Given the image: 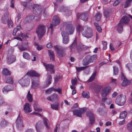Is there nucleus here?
Listing matches in <instances>:
<instances>
[{
	"label": "nucleus",
	"instance_id": "obj_39",
	"mask_svg": "<svg viewBox=\"0 0 132 132\" xmlns=\"http://www.w3.org/2000/svg\"><path fill=\"white\" fill-rule=\"evenodd\" d=\"M5 82L7 83L12 84L13 83V79L12 78L10 77L5 78Z\"/></svg>",
	"mask_w": 132,
	"mask_h": 132
},
{
	"label": "nucleus",
	"instance_id": "obj_38",
	"mask_svg": "<svg viewBox=\"0 0 132 132\" xmlns=\"http://www.w3.org/2000/svg\"><path fill=\"white\" fill-rule=\"evenodd\" d=\"M49 56L50 57V59L53 61L54 60V55L52 51L49 50L48 51Z\"/></svg>",
	"mask_w": 132,
	"mask_h": 132
},
{
	"label": "nucleus",
	"instance_id": "obj_16",
	"mask_svg": "<svg viewBox=\"0 0 132 132\" xmlns=\"http://www.w3.org/2000/svg\"><path fill=\"white\" fill-rule=\"evenodd\" d=\"M43 65L45 67L46 70L50 71L51 73H54V65H53L51 64H47L44 63Z\"/></svg>",
	"mask_w": 132,
	"mask_h": 132
},
{
	"label": "nucleus",
	"instance_id": "obj_31",
	"mask_svg": "<svg viewBox=\"0 0 132 132\" xmlns=\"http://www.w3.org/2000/svg\"><path fill=\"white\" fill-rule=\"evenodd\" d=\"M43 120L47 128L49 129L50 128V123L49 122V121L46 118H43Z\"/></svg>",
	"mask_w": 132,
	"mask_h": 132
},
{
	"label": "nucleus",
	"instance_id": "obj_23",
	"mask_svg": "<svg viewBox=\"0 0 132 132\" xmlns=\"http://www.w3.org/2000/svg\"><path fill=\"white\" fill-rule=\"evenodd\" d=\"M129 20V18L128 15H126L123 16L120 22L123 24L128 23Z\"/></svg>",
	"mask_w": 132,
	"mask_h": 132
},
{
	"label": "nucleus",
	"instance_id": "obj_42",
	"mask_svg": "<svg viewBox=\"0 0 132 132\" xmlns=\"http://www.w3.org/2000/svg\"><path fill=\"white\" fill-rule=\"evenodd\" d=\"M8 125V123L5 120H2L0 124V127L2 128Z\"/></svg>",
	"mask_w": 132,
	"mask_h": 132
},
{
	"label": "nucleus",
	"instance_id": "obj_49",
	"mask_svg": "<svg viewBox=\"0 0 132 132\" xmlns=\"http://www.w3.org/2000/svg\"><path fill=\"white\" fill-rule=\"evenodd\" d=\"M34 109L35 110L38 111H40L42 110V109L41 108L36 105V103H34Z\"/></svg>",
	"mask_w": 132,
	"mask_h": 132
},
{
	"label": "nucleus",
	"instance_id": "obj_47",
	"mask_svg": "<svg viewBox=\"0 0 132 132\" xmlns=\"http://www.w3.org/2000/svg\"><path fill=\"white\" fill-rule=\"evenodd\" d=\"M23 58L26 59H30V56L27 53L24 52L23 53Z\"/></svg>",
	"mask_w": 132,
	"mask_h": 132
},
{
	"label": "nucleus",
	"instance_id": "obj_28",
	"mask_svg": "<svg viewBox=\"0 0 132 132\" xmlns=\"http://www.w3.org/2000/svg\"><path fill=\"white\" fill-rule=\"evenodd\" d=\"M85 26H83L80 24L78 25L76 27V30L77 32L80 33L81 32L82 34V32L84 31Z\"/></svg>",
	"mask_w": 132,
	"mask_h": 132
},
{
	"label": "nucleus",
	"instance_id": "obj_61",
	"mask_svg": "<svg viewBox=\"0 0 132 132\" xmlns=\"http://www.w3.org/2000/svg\"><path fill=\"white\" fill-rule=\"evenodd\" d=\"M46 47L48 48H50L52 46V45L51 43H49L47 44Z\"/></svg>",
	"mask_w": 132,
	"mask_h": 132
},
{
	"label": "nucleus",
	"instance_id": "obj_54",
	"mask_svg": "<svg viewBox=\"0 0 132 132\" xmlns=\"http://www.w3.org/2000/svg\"><path fill=\"white\" fill-rule=\"evenodd\" d=\"M51 105L52 109L55 110H57L58 109L59 106V104L58 103L55 104H51Z\"/></svg>",
	"mask_w": 132,
	"mask_h": 132
},
{
	"label": "nucleus",
	"instance_id": "obj_19",
	"mask_svg": "<svg viewBox=\"0 0 132 132\" xmlns=\"http://www.w3.org/2000/svg\"><path fill=\"white\" fill-rule=\"evenodd\" d=\"M61 34L63 38V43L64 44H67L69 41L68 35L64 31H62Z\"/></svg>",
	"mask_w": 132,
	"mask_h": 132
},
{
	"label": "nucleus",
	"instance_id": "obj_3",
	"mask_svg": "<svg viewBox=\"0 0 132 132\" xmlns=\"http://www.w3.org/2000/svg\"><path fill=\"white\" fill-rule=\"evenodd\" d=\"M82 35L87 38H90L93 36L92 28L88 26H85L84 31L82 32Z\"/></svg>",
	"mask_w": 132,
	"mask_h": 132
},
{
	"label": "nucleus",
	"instance_id": "obj_12",
	"mask_svg": "<svg viewBox=\"0 0 132 132\" xmlns=\"http://www.w3.org/2000/svg\"><path fill=\"white\" fill-rule=\"evenodd\" d=\"M103 87L102 85H99L94 83L92 84L90 86L89 88L91 89H94V91L96 93H98L100 92L101 88Z\"/></svg>",
	"mask_w": 132,
	"mask_h": 132
},
{
	"label": "nucleus",
	"instance_id": "obj_64",
	"mask_svg": "<svg viewBox=\"0 0 132 132\" xmlns=\"http://www.w3.org/2000/svg\"><path fill=\"white\" fill-rule=\"evenodd\" d=\"M60 79L59 76H57L55 77L54 79V82L56 83Z\"/></svg>",
	"mask_w": 132,
	"mask_h": 132
},
{
	"label": "nucleus",
	"instance_id": "obj_14",
	"mask_svg": "<svg viewBox=\"0 0 132 132\" xmlns=\"http://www.w3.org/2000/svg\"><path fill=\"white\" fill-rule=\"evenodd\" d=\"M16 123L17 128L20 130H22L24 127V125L20 117L18 116V117L16 121Z\"/></svg>",
	"mask_w": 132,
	"mask_h": 132
},
{
	"label": "nucleus",
	"instance_id": "obj_4",
	"mask_svg": "<svg viewBox=\"0 0 132 132\" xmlns=\"http://www.w3.org/2000/svg\"><path fill=\"white\" fill-rule=\"evenodd\" d=\"M126 101V97L122 94H120L118 95L116 99L115 103L119 105L122 106L124 105Z\"/></svg>",
	"mask_w": 132,
	"mask_h": 132
},
{
	"label": "nucleus",
	"instance_id": "obj_52",
	"mask_svg": "<svg viewBox=\"0 0 132 132\" xmlns=\"http://www.w3.org/2000/svg\"><path fill=\"white\" fill-rule=\"evenodd\" d=\"M34 18L35 17L33 15H32L27 17L25 19V20L26 21H27L28 22H29L34 19Z\"/></svg>",
	"mask_w": 132,
	"mask_h": 132
},
{
	"label": "nucleus",
	"instance_id": "obj_51",
	"mask_svg": "<svg viewBox=\"0 0 132 132\" xmlns=\"http://www.w3.org/2000/svg\"><path fill=\"white\" fill-rule=\"evenodd\" d=\"M87 67V66L83 67H76V68L77 71L78 72H79L81 71L84 70Z\"/></svg>",
	"mask_w": 132,
	"mask_h": 132
},
{
	"label": "nucleus",
	"instance_id": "obj_37",
	"mask_svg": "<svg viewBox=\"0 0 132 132\" xmlns=\"http://www.w3.org/2000/svg\"><path fill=\"white\" fill-rule=\"evenodd\" d=\"M96 74V71H95L93 73L92 75L90 76L89 79L88 80V82H90L94 80L95 78V76Z\"/></svg>",
	"mask_w": 132,
	"mask_h": 132
},
{
	"label": "nucleus",
	"instance_id": "obj_50",
	"mask_svg": "<svg viewBox=\"0 0 132 132\" xmlns=\"http://www.w3.org/2000/svg\"><path fill=\"white\" fill-rule=\"evenodd\" d=\"M127 68L131 72H132V63H128L126 65Z\"/></svg>",
	"mask_w": 132,
	"mask_h": 132
},
{
	"label": "nucleus",
	"instance_id": "obj_43",
	"mask_svg": "<svg viewBox=\"0 0 132 132\" xmlns=\"http://www.w3.org/2000/svg\"><path fill=\"white\" fill-rule=\"evenodd\" d=\"M82 95L83 97L88 98H89L90 97L89 93L88 92H83L82 93Z\"/></svg>",
	"mask_w": 132,
	"mask_h": 132
},
{
	"label": "nucleus",
	"instance_id": "obj_6",
	"mask_svg": "<svg viewBox=\"0 0 132 132\" xmlns=\"http://www.w3.org/2000/svg\"><path fill=\"white\" fill-rule=\"evenodd\" d=\"M13 52V50L12 48L10 49L8 51L7 56V62L9 64H11L15 62V57L12 54Z\"/></svg>",
	"mask_w": 132,
	"mask_h": 132
},
{
	"label": "nucleus",
	"instance_id": "obj_26",
	"mask_svg": "<svg viewBox=\"0 0 132 132\" xmlns=\"http://www.w3.org/2000/svg\"><path fill=\"white\" fill-rule=\"evenodd\" d=\"M47 99L51 101L59 100V97L58 95L56 94H54L50 96L47 97Z\"/></svg>",
	"mask_w": 132,
	"mask_h": 132
},
{
	"label": "nucleus",
	"instance_id": "obj_20",
	"mask_svg": "<svg viewBox=\"0 0 132 132\" xmlns=\"http://www.w3.org/2000/svg\"><path fill=\"white\" fill-rule=\"evenodd\" d=\"M86 115L89 118L90 123L93 124L95 122L94 116L93 113L90 111H88L86 113Z\"/></svg>",
	"mask_w": 132,
	"mask_h": 132
},
{
	"label": "nucleus",
	"instance_id": "obj_8",
	"mask_svg": "<svg viewBox=\"0 0 132 132\" xmlns=\"http://www.w3.org/2000/svg\"><path fill=\"white\" fill-rule=\"evenodd\" d=\"M97 58L96 55H94L92 56H88L86 57L83 61L84 65L88 64L89 63L93 62L95 61Z\"/></svg>",
	"mask_w": 132,
	"mask_h": 132
},
{
	"label": "nucleus",
	"instance_id": "obj_9",
	"mask_svg": "<svg viewBox=\"0 0 132 132\" xmlns=\"http://www.w3.org/2000/svg\"><path fill=\"white\" fill-rule=\"evenodd\" d=\"M60 22V19L57 16L55 15L53 16L52 23H51L50 26L49 27V28L51 29V33L53 27L59 24Z\"/></svg>",
	"mask_w": 132,
	"mask_h": 132
},
{
	"label": "nucleus",
	"instance_id": "obj_36",
	"mask_svg": "<svg viewBox=\"0 0 132 132\" xmlns=\"http://www.w3.org/2000/svg\"><path fill=\"white\" fill-rule=\"evenodd\" d=\"M28 43H26L24 45L23 44L21 46L18 47V48L20 51H24L27 49V45Z\"/></svg>",
	"mask_w": 132,
	"mask_h": 132
},
{
	"label": "nucleus",
	"instance_id": "obj_60",
	"mask_svg": "<svg viewBox=\"0 0 132 132\" xmlns=\"http://www.w3.org/2000/svg\"><path fill=\"white\" fill-rule=\"evenodd\" d=\"M97 112L100 114H102V112L104 111H103L102 109L101 108H98L97 110Z\"/></svg>",
	"mask_w": 132,
	"mask_h": 132
},
{
	"label": "nucleus",
	"instance_id": "obj_35",
	"mask_svg": "<svg viewBox=\"0 0 132 132\" xmlns=\"http://www.w3.org/2000/svg\"><path fill=\"white\" fill-rule=\"evenodd\" d=\"M27 98L30 102H32L33 101L32 95L30 94L29 91H28L27 94Z\"/></svg>",
	"mask_w": 132,
	"mask_h": 132
},
{
	"label": "nucleus",
	"instance_id": "obj_46",
	"mask_svg": "<svg viewBox=\"0 0 132 132\" xmlns=\"http://www.w3.org/2000/svg\"><path fill=\"white\" fill-rule=\"evenodd\" d=\"M132 1V0H127L124 5V8H126L130 5Z\"/></svg>",
	"mask_w": 132,
	"mask_h": 132
},
{
	"label": "nucleus",
	"instance_id": "obj_62",
	"mask_svg": "<svg viewBox=\"0 0 132 132\" xmlns=\"http://www.w3.org/2000/svg\"><path fill=\"white\" fill-rule=\"evenodd\" d=\"M104 15L106 17H107L109 15V12L108 11H105L104 13Z\"/></svg>",
	"mask_w": 132,
	"mask_h": 132
},
{
	"label": "nucleus",
	"instance_id": "obj_44",
	"mask_svg": "<svg viewBox=\"0 0 132 132\" xmlns=\"http://www.w3.org/2000/svg\"><path fill=\"white\" fill-rule=\"evenodd\" d=\"M94 25L97 31L99 32H101L102 31V28L99 24L95 22L94 23Z\"/></svg>",
	"mask_w": 132,
	"mask_h": 132
},
{
	"label": "nucleus",
	"instance_id": "obj_48",
	"mask_svg": "<svg viewBox=\"0 0 132 132\" xmlns=\"http://www.w3.org/2000/svg\"><path fill=\"white\" fill-rule=\"evenodd\" d=\"M96 20L97 21H99L101 18V14L99 13H98L96 14L95 16Z\"/></svg>",
	"mask_w": 132,
	"mask_h": 132
},
{
	"label": "nucleus",
	"instance_id": "obj_40",
	"mask_svg": "<svg viewBox=\"0 0 132 132\" xmlns=\"http://www.w3.org/2000/svg\"><path fill=\"white\" fill-rule=\"evenodd\" d=\"M21 27L20 25L17 26L14 29L13 35V36L15 35L17 31L21 29Z\"/></svg>",
	"mask_w": 132,
	"mask_h": 132
},
{
	"label": "nucleus",
	"instance_id": "obj_24",
	"mask_svg": "<svg viewBox=\"0 0 132 132\" xmlns=\"http://www.w3.org/2000/svg\"><path fill=\"white\" fill-rule=\"evenodd\" d=\"M59 10L62 12H65V14L66 16H70L71 14V11L66 10V8L63 6H62L61 7Z\"/></svg>",
	"mask_w": 132,
	"mask_h": 132
},
{
	"label": "nucleus",
	"instance_id": "obj_15",
	"mask_svg": "<svg viewBox=\"0 0 132 132\" xmlns=\"http://www.w3.org/2000/svg\"><path fill=\"white\" fill-rule=\"evenodd\" d=\"M61 91L62 89L61 88H55L52 87L46 90L45 93L46 94H49L52 91H54L57 92L59 94H61Z\"/></svg>",
	"mask_w": 132,
	"mask_h": 132
},
{
	"label": "nucleus",
	"instance_id": "obj_18",
	"mask_svg": "<svg viewBox=\"0 0 132 132\" xmlns=\"http://www.w3.org/2000/svg\"><path fill=\"white\" fill-rule=\"evenodd\" d=\"M121 80L122 81V85L123 86H126L130 83V82L125 78L124 74L122 72L121 73Z\"/></svg>",
	"mask_w": 132,
	"mask_h": 132
},
{
	"label": "nucleus",
	"instance_id": "obj_13",
	"mask_svg": "<svg viewBox=\"0 0 132 132\" xmlns=\"http://www.w3.org/2000/svg\"><path fill=\"white\" fill-rule=\"evenodd\" d=\"M55 51L59 56L62 57L65 55L64 52L63 51V48L61 46H54Z\"/></svg>",
	"mask_w": 132,
	"mask_h": 132
},
{
	"label": "nucleus",
	"instance_id": "obj_45",
	"mask_svg": "<svg viewBox=\"0 0 132 132\" xmlns=\"http://www.w3.org/2000/svg\"><path fill=\"white\" fill-rule=\"evenodd\" d=\"M127 128L130 132H132V121L127 124Z\"/></svg>",
	"mask_w": 132,
	"mask_h": 132
},
{
	"label": "nucleus",
	"instance_id": "obj_41",
	"mask_svg": "<svg viewBox=\"0 0 132 132\" xmlns=\"http://www.w3.org/2000/svg\"><path fill=\"white\" fill-rule=\"evenodd\" d=\"M127 114V112L124 111L121 112L120 115V117L121 119H124L126 118Z\"/></svg>",
	"mask_w": 132,
	"mask_h": 132
},
{
	"label": "nucleus",
	"instance_id": "obj_63",
	"mask_svg": "<svg viewBox=\"0 0 132 132\" xmlns=\"http://www.w3.org/2000/svg\"><path fill=\"white\" fill-rule=\"evenodd\" d=\"M125 120H123L122 121L119 122V124L120 125H122L125 124Z\"/></svg>",
	"mask_w": 132,
	"mask_h": 132
},
{
	"label": "nucleus",
	"instance_id": "obj_27",
	"mask_svg": "<svg viewBox=\"0 0 132 132\" xmlns=\"http://www.w3.org/2000/svg\"><path fill=\"white\" fill-rule=\"evenodd\" d=\"M13 90V88L9 85H7L4 87L2 89V92L3 93H7L9 91Z\"/></svg>",
	"mask_w": 132,
	"mask_h": 132
},
{
	"label": "nucleus",
	"instance_id": "obj_29",
	"mask_svg": "<svg viewBox=\"0 0 132 132\" xmlns=\"http://www.w3.org/2000/svg\"><path fill=\"white\" fill-rule=\"evenodd\" d=\"M88 15L87 13H82L79 16V18L84 21H86L87 20Z\"/></svg>",
	"mask_w": 132,
	"mask_h": 132
},
{
	"label": "nucleus",
	"instance_id": "obj_57",
	"mask_svg": "<svg viewBox=\"0 0 132 132\" xmlns=\"http://www.w3.org/2000/svg\"><path fill=\"white\" fill-rule=\"evenodd\" d=\"M71 82L72 85L74 86L76 85L77 83V79L76 78H75L74 79H72L71 81Z\"/></svg>",
	"mask_w": 132,
	"mask_h": 132
},
{
	"label": "nucleus",
	"instance_id": "obj_1",
	"mask_svg": "<svg viewBox=\"0 0 132 132\" xmlns=\"http://www.w3.org/2000/svg\"><path fill=\"white\" fill-rule=\"evenodd\" d=\"M1 21L4 23H7L10 28H12L13 26V23L9 15V13L6 12L2 15L1 18Z\"/></svg>",
	"mask_w": 132,
	"mask_h": 132
},
{
	"label": "nucleus",
	"instance_id": "obj_25",
	"mask_svg": "<svg viewBox=\"0 0 132 132\" xmlns=\"http://www.w3.org/2000/svg\"><path fill=\"white\" fill-rule=\"evenodd\" d=\"M27 75H29L32 77H39L40 76V75L37 73L35 71L32 70H30L27 73Z\"/></svg>",
	"mask_w": 132,
	"mask_h": 132
},
{
	"label": "nucleus",
	"instance_id": "obj_10",
	"mask_svg": "<svg viewBox=\"0 0 132 132\" xmlns=\"http://www.w3.org/2000/svg\"><path fill=\"white\" fill-rule=\"evenodd\" d=\"M111 90V89L109 86L104 87L101 92V94L102 97H105L106 96L109 94Z\"/></svg>",
	"mask_w": 132,
	"mask_h": 132
},
{
	"label": "nucleus",
	"instance_id": "obj_30",
	"mask_svg": "<svg viewBox=\"0 0 132 132\" xmlns=\"http://www.w3.org/2000/svg\"><path fill=\"white\" fill-rule=\"evenodd\" d=\"M52 81V78L51 76L50 75H48L46 78L45 81L46 85V87H47L48 85L51 84Z\"/></svg>",
	"mask_w": 132,
	"mask_h": 132
},
{
	"label": "nucleus",
	"instance_id": "obj_11",
	"mask_svg": "<svg viewBox=\"0 0 132 132\" xmlns=\"http://www.w3.org/2000/svg\"><path fill=\"white\" fill-rule=\"evenodd\" d=\"M42 6L39 5L34 4L32 7L34 13L37 15H39L42 12Z\"/></svg>",
	"mask_w": 132,
	"mask_h": 132
},
{
	"label": "nucleus",
	"instance_id": "obj_17",
	"mask_svg": "<svg viewBox=\"0 0 132 132\" xmlns=\"http://www.w3.org/2000/svg\"><path fill=\"white\" fill-rule=\"evenodd\" d=\"M39 82L38 79L35 78L33 79L31 81V87L35 88L39 87Z\"/></svg>",
	"mask_w": 132,
	"mask_h": 132
},
{
	"label": "nucleus",
	"instance_id": "obj_33",
	"mask_svg": "<svg viewBox=\"0 0 132 132\" xmlns=\"http://www.w3.org/2000/svg\"><path fill=\"white\" fill-rule=\"evenodd\" d=\"M3 74L4 76L9 75L10 74V71L6 68L3 69L2 71Z\"/></svg>",
	"mask_w": 132,
	"mask_h": 132
},
{
	"label": "nucleus",
	"instance_id": "obj_55",
	"mask_svg": "<svg viewBox=\"0 0 132 132\" xmlns=\"http://www.w3.org/2000/svg\"><path fill=\"white\" fill-rule=\"evenodd\" d=\"M113 73L114 75H116L117 74L118 72V69L117 67L116 66L113 67Z\"/></svg>",
	"mask_w": 132,
	"mask_h": 132
},
{
	"label": "nucleus",
	"instance_id": "obj_59",
	"mask_svg": "<svg viewBox=\"0 0 132 132\" xmlns=\"http://www.w3.org/2000/svg\"><path fill=\"white\" fill-rule=\"evenodd\" d=\"M121 0H117L113 4L114 6H117L120 2Z\"/></svg>",
	"mask_w": 132,
	"mask_h": 132
},
{
	"label": "nucleus",
	"instance_id": "obj_5",
	"mask_svg": "<svg viewBox=\"0 0 132 132\" xmlns=\"http://www.w3.org/2000/svg\"><path fill=\"white\" fill-rule=\"evenodd\" d=\"M46 28L44 25H39L37 28L36 31L39 39H40L45 33Z\"/></svg>",
	"mask_w": 132,
	"mask_h": 132
},
{
	"label": "nucleus",
	"instance_id": "obj_53",
	"mask_svg": "<svg viewBox=\"0 0 132 132\" xmlns=\"http://www.w3.org/2000/svg\"><path fill=\"white\" fill-rule=\"evenodd\" d=\"M34 45L37 46L36 48L38 51H40L43 48V46L39 45L37 43H34Z\"/></svg>",
	"mask_w": 132,
	"mask_h": 132
},
{
	"label": "nucleus",
	"instance_id": "obj_2",
	"mask_svg": "<svg viewBox=\"0 0 132 132\" xmlns=\"http://www.w3.org/2000/svg\"><path fill=\"white\" fill-rule=\"evenodd\" d=\"M64 26L65 27L66 31H64L67 34L70 35L72 34L75 30V27L69 22L64 23Z\"/></svg>",
	"mask_w": 132,
	"mask_h": 132
},
{
	"label": "nucleus",
	"instance_id": "obj_58",
	"mask_svg": "<svg viewBox=\"0 0 132 132\" xmlns=\"http://www.w3.org/2000/svg\"><path fill=\"white\" fill-rule=\"evenodd\" d=\"M110 82L113 84L116 85L117 83V80L116 79L112 78Z\"/></svg>",
	"mask_w": 132,
	"mask_h": 132
},
{
	"label": "nucleus",
	"instance_id": "obj_34",
	"mask_svg": "<svg viewBox=\"0 0 132 132\" xmlns=\"http://www.w3.org/2000/svg\"><path fill=\"white\" fill-rule=\"evenodd\" d=\"M42 126V122L41 121H38L36 125V129L38 132L39 131Z\"/></svg>",
	"mask_w": 132,
	"mask_h": 132
},
{
	"label": "nucleus",
	"instance_id": "obj_32",
	"mask_svg": "<svg viewBox=\"0 0 132 132\" xmlns=\"http://www.w3.org/2000/svg\"><path fill=\"white\" fill-rule=\"evenodd\" d=\"M123 25L120 22L118 24L117 29L118 32L119 33H121L123 31Z\"/></svg>",
	"mask_w": 132,
	"mask_h": 132
},
{
	"label": "nucleus",
	"instance_id": "obj_21",
	"mask_svg": "<svg viewBox=\"0 0 132 132\" xmlns=\"http://www.w3.org/2000/svg\"><path fill=\"white\" fill-rule=\"evenodd\" d=\"M85 111V109L84 108L74 110L73 111V114L79 117H81L82 114Z\"/></svg>",
	"mask_w": 132,
	"mask_h": 132
},
{
	"label": "nucleus",
	"instance_id": "obj_56",
	"mask_svg": "<svg viewBox=\"0 0 132 132\" xmlns=\"http://www.w3.org/2000/svg\"><path fill=\"white\" fill-rule=\"evenodd\" d=\"M102 43L103 46V49L104 50H106L107 48V43L106 42L104 41H102Z\"/></svg>",
	"mask_w": 132,
	"mask_h": 132
},
{
	"label": "nucleus",
	"instance_id": "obj_22",
	"mask_svg": "<svg viewBox=\"0 0 132 132\" xmlns=\"http://www.w3.org/2000/svg\"><path fill=\"white\" fill-rule=\"evenodd\" d=\"M24 110L26 113L31 112L32 111L31 105L29 103H26L24 105Z\"/></svg>",
	"mask_w": 132,
	"mask_h": 132
},
{
	"label": "nucleus",
	"instance_id": "obj_7",
	"mask_svg": "<svg viewBox=\"0 0 132 132\" xmlns=\"http://www.w3.org/2000/svg\"><path fill=\"white\" fill-rule=\"evenodd\" d=\"M18 82L22 86H27L29 85L30 80L28 75H26L20 80Z\"/></svg>",
	"mask_w": 132,
	"mask_h": 132
}]
</instances>
